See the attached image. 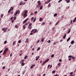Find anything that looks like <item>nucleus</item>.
<instances>
[{"label": "nucleus", "mask_w": 76, "mask_h": 76, "mask_svg": "<svg viewBox=\"0 0 76 76\" xmlns=\"http://www.w3.org/2000/svg\"><path fill=\"white\" fill-rule=\"evenodd\" d=\"M50 42H51V41H50V40H49L48 43H49V44L50 43Z\"/></svg>", "instance_id": "nucleus-51"}, {"label": "nucleus", "mask_w": 76, "mask_h": 76, "mask_svg": "<svg viewBox=\"0 0 76 76\" xmlns=\"http://www.w3.org/2000/svg\"><path fill=\"white\" fill-rule=\"evenodd\" d=\"M20 11H19L18 10L17 11H16V12H15V13L14 14V16H16V15H17V14L18 13H19V12Z\"/></svg>", "instance_id": "nucleus-3"}, {"label": "nucleus", "mask_w": 76, "mask_h": 76, "mask_svg": "<svg viewBox=\"0 0 76 76\" xmlns=\"http://www.w3.org/2000/svg\"><path fill=\"white\" fill-rule=\"evenodd\" d=\"M47 1H48V3H50V0H49Z\"/></svg>", "instance_id": "nucleus-54"}, {"label": "nucleus", "mask_w": 76, "mask_h": 76, "mask_svg": "<svg viewBox=\"0 0 76 76\" xmlns=\"http://www.w3.org/2000/svg\"><path fill=\"white\" fill-rule=\"evenodd\" d=\"M27 57H28V56L26 55L25 56V57L24 58V59H26V58H27Z\"/></svg>", "instance_id": "nucleus-22"}, {"label": "nucleus", "mask_w": 76, "mask_h": 76, "mask_svg": "<svg viewBox=\"0 0 76 76\" xmlns=\"http://www.w3.org/2000/svg\"><path fill=\"white\" fill-rule=\"evenodd\" d=\"M56 73V71L54 70L52 71L53 73Z\"/></svg>", "instance_id": "nucleus-27"}, {"label": "nucleus", "mask_w": 76, "mask_h": 76, "mask_svg": "<svg viewBox=\"0 0 76 76\" xmlns=\"http://www.w3.org/2000/svg\"><path fill=\"white\" fill-rule=\"evenodd\" d=\"M43 8V6L42 5H41L40 8H39V10H42V8Z\"/></svg>", "instance_id": "nucleus-9"}, {"label": "nucleus", "mask_w": 76, "mask_h": 76, "mask_svg": "<svg viewBox=\"0 0 76 76\" xmlns=\"http://www.w3.org/2000/svg\"><path fill=\"white\" fill-rule=\"evenodd\" d=\"M39 40H38L37 42V43H39Z\"/></svg>", "instance_id": "nucleus-59"}, {"label": "nucleus", "mask_w": 76, "mask_h": 76, "mask_svg": "<svg viewBox=\"0 0 76 76\" xmlns=\"http://www.w3.org/2000/svg\"><path fill=\"white\" fill-rule=\"evenodd\" d=\"M38 13V12L37 11H36L34 12V14L35 15H36V14H37V13Z\"/></svg>", "instance_id": "nucleus-24"}, {"label": "nucleus", "mask_w": 76, "mask_h": 76, "mask_svg": "<svg viewBox=\"0 0 76 76\" xmlns=\"http://www.w3.org/2000/svg\"><path fill=\"white\" fill-rule=\"evenodd\" d=\"M24 61V60H21L20 61V62H23V61Z\"/></svg>", "instance_id": "nucleus-46"}, {"label": "nucleus", "mask_w": 76, "mask_h": 76, "mask_svg": "<svg viewBox=\"0 0 76 76\" xmlns=\"http://www.w3.org/2000/svg\"><path fill=\"white\" fill-rule=\"evenodd\" d=\"M2 69H5V66H4L2 67Z\"/></svg>", "instance_id": "nucleus-45"}, {"label": "nucleus", "mask_w": 76, "mask_h": 76, "mask_svg": "<svg viewBox=\"0 0 76 76\" xmlns=\"http://www.w3.org/2000/svg\"><path fill=\"white\" fill-rule=\"evenodd\" d=\"M40 50V47H39L37 49V51H38L39 50Z\"/></svg>", "instance_id": "nucleus-37"}, {"label": "nucleus", "mask_w": 76, "mask_h": 76, "mask_svg": "<svg viewBox=\"0 0 76 76\" xmlns=\"http://www.w3.org/2000/svg\"><path fill=\"white\" fill-rule=\"evenodd\" d=\"M32 25V23H30L28 26V28H29V27L31 26Z\"/></svg>", "instance_id": "nucleus-14"}, {"label": "nucleus", "mask_w": 76, "mask_h": 76, "mask_svg": "<svg viewBox=\"0 0 76 76\" xmlns=\"http://www.w3.org/2000/svg\"><path fill=\"white\" fill-rule=\"evenodd\" d=\"M23 27L24 29H25V25H23Z\"/></svg>", "instance_id": "nucleus-33"}, {"label": "nucleus", "mask_w": 76, "mask_h": 76, "mask_svg": "<svg viewBox=\"0 0 76 76\" xmlns=\"http://www.w3.org/2000/svg\"><path fill=\"white\" fill-rule=\"evenodd\" d=\"M25 72H26V70H24L23 71V73H22L23 75L24 74V73H25Z\"/></svg>", "instance_id": "nucleus-13"}, {"label": "nucleus", "mask_w": 76, "mask_h": 76, "mask_svg": "<svg viewBox=\"0 0 76 76\" xmlns=\"http://www.w3.org/2000/svg\"><path fill=\"white\" fill-rule=\"evenodd\" d=\"M3 16V14H2L1 15V18H2Z\"/></svg>", "instance_id": "nucleus-34"}, {"label": "nucleus", "mask_w": 76, "mask_h": 76, "mask_svg": "<svg viewBox=\"0 0 76 76\" xmlns=\"http://www.w3.org/2000/svg\"><path fill=\"white\" fill-rule=\"evenodd\" d=\"M15 27L16 28H18V26H17V25H15Z\"/></svg>", "instance_id": "nucleus-30"}, {"label": "nucleus", "mask_w": 76, "mask_h": 76, "mask_svg": "<svg viewBox=\"0 0 76 76\" xmlns=\"http://www.w3.org/2000/svg\"><path fill=\"white\" fill-rule=\"evenodd\" d=\"M29 27V28L30 29H32V27L31 26V27Z\"/></svg>", "instance_id": "nucleus-44"}, {"label": "nucleus", "mask_w": 76, "mask_h": 76, "mask_svg": "<svg viewBox=\"0 0 76 76\" xmlns=\"http://www.w3.org/2000/svg\"><path fill=\"white\" fill-rule=\"evenodd\" d=\"M34 19V17H32L31 18V20H33V19Z\"/></svg>", "instance_id": "nucleus-60"}, {"label": "nucleus", "mask_w": 76, "mask_h": 76, "mask_svg": "<svg viewBox=\"0 0 76 76\" xmlns=\"http://www.w3.org/2000/svg\"><path fill=\"white\" fill-rule=\"evenodd\" d=\"M50 65L49 64L48 66V68H49V67H50Z\"/></svg>", "instance_id": "nucleus-52"}, {"label": "nucleus", "mask_w": 76, "mask_h": 76, "mask_svg": "<svg viewBox=\"0 0 76 76\" xmlns=\"http://www.w3.org/2000/svg\"><path fill=\"white\" fill-rule=\"evenodd\" d=\"M68 58H72V56H71V55H70V56H68Z\"/></svg>", "instance_id": "nucleus-25"}, {"label": "nucleus", "mask_w": 76, "mask_h": 76, "mask_svg": "<svg viewBox=\"0 0 76 76\" xmlns=\"http://www.w3.org/2000/svg\"><path fill=\"white\" fill-rule=\"evenodd\" d=\"M14 20H16V17H14Z\"/></svg>", "instance_id": "nucleus-32"}, {"label": "nucleus", "mask_w": 76, "mask_h": 76, "mask_svg": "<svg viewBox=\"0 0 76 76\" xmlns=\"http://www.w3.org/2000/svg\"><path fill=\"white\" fill-rule=\"evenodd\" d=\"M36 18H35L34 19V20L33 21V22H35V20H36Z\"/></svg>", "instance_id": "nucleus-21"}, {"label": "nucleus", "mask_w": 76, "mask_h": 76, "mask_svg": "<svg viewBox=\"0 0 76 76\" xmlns=\"http://www.w3.org/2000/svg\"><path fill=\"white\" fill-rule=\"evenodd\" d=\"M48 6L49 7H51V4L49 3L48 5Z\"/></svg>", "instance_id": "nucleus-23"}, {"label": "nucleus", "mask_w": 76, "mask_h": 76, "mask_svg": "<svg viewBox=\"0 0 76 76\" xmlns=\"http://www.w3.org/2000/svg\"><path fill=\"white\" fill-rule=\"evenodd\" d=\"M5 31H7V28H5Z\"/></svg>", "instance_id": "nucleus-56"}, {"label": "nucleus", "mask_w": 76, "mask_h": 76, "mask_svg": "<svg viewBox=\"0 0 76 76\" xmlns=\"http://www.w3.org/2000/svg\"><path fill=\"white\" fill-rule=\"evenodd\" d=\"M71 30V29H69V31H68V33H67V34H69V33H70V32Z\"/></svg>", "instance_id": "nucleus-15"}, {"label": "nucleus", "mask_w": 76, "mask_h": 76, "mask_svg": "<svg viewBox=\"0 0 76 76\" xmlns=\"http://www.w3.org/2000/svg\"><path fill=\"white\" fill-rule=\"evenodd\" d=\"M16 41H14L13 42V45H15V43H16Z\"/></svg>", "instance_id": "nucleus-16"}, {"label": "nucleus", "mask_w": 76, "mask_h": 76, "mask_svg": "<svg viewBox=\"0 0 76 76\" xmlns=\"http://www.w3.org/2000/svg\"><path fill=\"white\" fill-rule=\"evenodd\" d=\"M29 41V39L27 38L26 39V41L25 42V43H26V42H28V41Z\"/></svg>", "instance_id": "nucleus-5"}, {"label": "nucleus", "mask_w": 76, "mask_h": 76, "mask_svg": "<svg viewBox=\"0 0 76 76\" xmlns=\"http://www.w3.org/2000/svg\"><path fill=\"white\" fill-rule=\"evenodd\" d=\"M43 38H44L42 37V39H41L42 42H43V41H44Z\"/></svg>", "instance_id": "nucleus-31"}, {"label": "nucleus", "mask_w": 76, "mask_h": 76, "mask_svg": "<svg viewBox=\"0 0 76 76\" xmlns=\"http://www.w3.org/2000/svg\"><path fill=\"white\" fill-rule=\"evenodd\" d=\"M24 12H25L24 14H27V13H28V11L27 10H26L24 11Z\"/></svg>", "instance_id": "nucleus-10"}, {"label": "nucleus", "mask_w": 76, "mask_h": 76, "mask_svg": "<svg viewBox=\"0 0 76 76\" xmlns=\"http://www.w3.org/2000/svg\"><path fill=\"white\" fill-rule=\"evenodd\" d=\"M54 55L53 54L51 56V57H54Z\"/></svg>", "instance_id": "nucleus-40"}, {"label": "nucleus", "mask_w": 76, "mask_h": 76, "mask_svg": "<svg viewBox=\"0 0 76 76\" xmlns=\"http://www.w3.org/2000/svg\"><path fill=\"white\" fill-rule=\"evenodd\" d=\"M45 23V22H43L42 23V25H44V24Z\"/></svg>", "instance_id": "nucleus-36"}, {"label": "nucleus", "mask_w": 76, "mask_h": 76, "mask_svg": "<svg viewBox=\"0 0 76 76\" xmlns=\"http://www.w3.org/2000/svg\"><path fill=\"white\" fill-rule=\"evenodd\" d=\"M28 16L27 14H24L23 15V17H24V18H25V17H26V16Z\"/></svg>", "instance_id": "nucleus-8"}, {"label": "nucleus", "mask_w": 76, "mask_h": 76, "mask_svg": "<svg viewBox=\"0 0 76 76\" xmlns=\"http://www.w3.org/2000/svg\"><path fill=\"white\" fill-rule=\"evenodd\" d=\"M70 39V37H69L67 40V41H69Z\"/></svg>", "instance_id": "nucleus-20"}, {"label": "nucleus", "mask_w": 76, "mask_h": 76, "mask_svg": "<svg viewBox=\"0 0 76 76\" xmlns=\"http://www.w3.org/2000/svg\"><path fill=\"white\" fill-rule=\"evenodd\" d=\"M26 20H25L24 21H23V23H26Z\"/></svg>", "instance_id": "nucleus-19"}, {"label": "nucleus", "mask_w": 76, "mask_h": 76, "mask_svg": "<svg viewBox=\"0 0 76 76\" xmlns=\"http://www.w3.org/2000/svg\"><path fill=\"white\" fill-rule=\"evenodd\" d=\"M37 31V29H33L31 31V32H33V33H35V32H36Z\"/></svg>", "instance_id": "nucleus-2"}, {"label": "nucleus", "mask_w": 76, "mask_h": 76, "mask_svg": "<svg viewBox=\"0 0 76 76\" xmlns=\"http://www.w3.org/2000/svg\"><path fill=\"white\" fill-rule=\"evenodd\" d=\"M4 43L5 44H6V43H7V41H5L4 42Z\"/></svg>", "instance_id": "nucleus-43"}, {"label": "nucleus", "mask_w": 76, "mask_h": 76, "mask_svg": "<svg viewBox=\"0 0 76 76\" xmlns=\"http://www.w3.org/2000/svg\"><path fill=\"white\" fill-rule=\"evenodd\" d=\"M2 52H3V50H1V51H0V53H2Z\"/></svg>", "instance_id": "nucleus-61"}, {"label": "nucleus", "mask_w": 76, "mask_h": 76, "mask_svg": "<svg viewBox=\"0 0 76 76\" xmlns=\"http://www.w3.org/2000/svg\"><path fill=\"white\" fill-rule=\"evenodd\" d=\"M63 0H60L59 1H58V3H60L61 1H62Z\"/></svg>", "instance_id": "nucleus-39"}, {"label": "nucleus", "mask_w": 76, "mask_h": 76, "mask_svg": "<svg viewBox=\"0 0 76 76\" xmlns=\"http://www.w3.org/2000/svg\"><path fill=\"white\" fill-rule=\"evenodd\" d=\"M4 30H5V28H2V31H4Z\"/></svg>", "instance_id": "nucleus-49"}, {"label": "nucleus", "mask_w": 76, "mask_h": 76, "mask_svg": "<svg viewBox=\"0 0 76 76\" xmlns=\"http://www.w3.org/2000/svg\"><path fill=\"white\" fill-rule=\"evenodd\" d=\"M30 34H31V35H33V33H30Z\"/></svg>", "instance_id": "nucleus-64"}, {"label": "nucleus", "mask_w": 76, "mask_h": 76, "mask_svg": "<svg viewBox=\"0 0 76 76\" xmlns=\"http://www.w3.org/2000/svg\"><path fill=\"white\" fill-rule=\"evenodd\" d=\"M74 43H75V42L73 40L71 42V44H73Z\"/></svg>", "instance_id": "nucleus-11"}, {"label": "nucleus", "mask_w": 76, "mask_h": 76, "mask_svg": "<svg viewBox=\"0 0 76 76\" xmlns=\"http://www.w3.org/2000/svg\"><path fill=\"white\" fill-rule=\"evenodd\" d=\"M62 61V60L61 59H59V61Z\"/></svg>", "instance_id": "nucleus-53"}, {"label": "nucleus", "mask_w": 76, "mask_h": 76, "mask_svg": "<svg viewBox=\"0 0 76 76\" xmlns=\"http://www.w3.org/2000/svg\"><path fill=\"white\" fill-rule=\"evenodd\" d=\"M14 21H15V20H12V23H13V22H14Z\"/></svg>", "instance_id": "nucleus-48"}, {"label": "nucleus", "mask_w": 76, "mask_h": 76, "mask_svg": "<svg viewBox=\"0 0 76 76\" xmlns=\"http://www.w3.org/2000/svg\"><path fill=\"white\" fill-rule=\"evenodd\" d=\"M38 5H37V7L38 8H39V7H40V6L41 5V1H38L37 2Z\"/></svg>", "instance_id": "nucleus-1"}, {"label": "nucleus", "mask_w": 76, "mask_h": 76, "mask_svg": "<svg viewBox=\"0 0 76 76\" xmlns=\"http://www.w3.org/2000/svg\"><path fill=\"white\" fill-rule=\"evenodd\" d=\"M21 42V40H20L18 41V43H20Z\"/></svg>", "instance_id": "nucleus-38"}, {"label": "nucleus", "mask_w": 76, "mask_h": 76, "mask_svg": "<svg viewBox=\"0 0 76 76\" xmlns=\"http://www.w3.org/2000/svg\"><path fill=\"white\" fill-rule=\"evenodd\" d=\"M28 19H29V18H27L26 20H26V21H27V20H28Z\"/></svg>", "instance_id": "nucleus-55"}, {"label": "nucleus", "mask_w": 76, "mask_h": 76, "mask_svg": "<svg viewBox=\"0 0 76 76\" xmlns=\"http://www.w3.org/2000/svg\"><path fill=\"white\" fill-rule=\"evenodd\" d=\"M6 52H5V51H4L3 53V55H4V56L5 55V54H6Z\"/></svg>", "instance_id": "nucleus-17"}, {"label": "nucleus", "mask_w": 76, "mask_h": 76, "mask_svg": "<svg viewBox=\"0 0 76 76\" xmlns=\"http://www.w3.org/2000/svg\"><path fill=\"white\" fill-rule=\"evenodd\" d=\"M22 4H23V3L22 2L20 3L19 4L20 6H21V5H22Z\"/></svg>", "instance_id": "nucleus-35"}, {"label": "nucleus", "mask_w": 76, "mask_h": 76, "mask_svg": "<svg viewBox=\"0 0 76 76\" xmlns=\"http://www.w3.org/2000/svg\"><path fill=\"white\" fill-rule=\"evenodd\" d=\"M71 59H72V58H69V59L68 60H69L70 61V60H71Z\"/></svg>", "instance_id": "nucleus-58"}, {"label": "nucleus", "mask_w": 76, "mask_h": 76, "mask_svg": "<svg viewBox=\"0 0 76 76\" xmlns=\"http://www.w3.org/2000/svg\"><path fill=\"white\" fill-rule=\"evenodd\" d=\"M69 2H70V0H68V1H66V2L67 3H69Z\"/></svg>", "instance_id": "nucleus-29"}, {"label": "nucleus", "mask_w": 76, "mask_h": 76, "mask_svg": "<svg viewBox=\"0 0 76 76\" xmlns=\"http://www.w3.org/2000/svg\"><path fill=\"white\" fill-rule=\"evenodd\" d=\"M49 61V59H47L46 61V62H47V61Z\"/></svg>", "instance_id": "nucleus-47"}, {"label": "nucleus", "mask_w": 76, "mask_h": 76, "mask_svg": "<svg viewBox=\"0 0 76 76\" xmlns=\"http://www.w3.org/2000/svg\"><path fill=\"white\" fill-rule=\"evenodd\" d=\"M10 11H11V9H10L8 11V12L9 13H10Z\"/></svg>", "instance_id": "nucleus-28"}, {"label": "nucleus", "mask_w": 76, "mask_h": 76, "mask_svg": "<svg viewBox=\"0 0 76 76\" xmlns=\"http://www.w3.org/2000/svg\"><path fill=\"white\" fill-rule=\"evenodd\" d=\"M38 60V58H37L36 59V61H37Z\"/></svg>", "instance_id": "nucleus-57"}, {"label": "nucleus", "mask_w": 76, "mask_h": 76, "mask_svg": "<svg viewBox=\"0 0 76 76\" xmlns=\"http://www.w3.org/2000/svg\"><path fill=\"white\" fill-rule=\"evenodd\" d=\"M73 72H70V73H69V75H72V74H73Z\"/></svg>", "instance_id": "nucleus-42"}, {"label": "nucleus", "mask_w": 76, "mask_h": 76, "mask_svg": "<svg viewBox=\"0 0 76 76\" xmlns=\"http://www.w3.org/2000/svg\"><path fill=\"white\" fill-rule=\"evenodd\" d=\"M21 65L22 66H24L25 65V63H24L23 62H22V63L21 64Z\"/></svg>", "instance_id": "nucleus-18"}, {"label": "nucleus", "mask_w": 76, "mask_h": 76, "mask_svg": "<svg viewBox=\"0 0 76 76\" xmlns=\"http://www.w3.org/2000/svg\"><path fill=\"white\" fill-rule=\"evenodd\" d=\"M51 67H52V65H50V68H51Z\"/></svg>", "instance_id": "nucleus-63"}, {"label": "nucleus", "mask_w": 76, "mask_h": 76, "mask_svg": "<svg viewBox=\"0 0 76 76\" xmlns=\"http://www.w3.org/2000/svg\"><path fill=\"white\" fill-rule=\"evenodd\" d=\"M43 20V19H42V18H41V17L39 18V20H40V22H41V21H42Z\"/></svg>", "instance_id": "nucleus-6"}, {"label": "nucleus", "mask_w": 76, "mask_h": 76, "mask_svg": "<svg viewBox=\"0 0 76 76\" xmlns=\"http://www.w3.org/2000/svg\"><path fill=\"white\" fill-rule=\"evenodd\" d=\"M66 34H65V35L63 37V38L64 39H65V38H66Z\"/></svg>", "instance_id": "nucleus-12"}, {"label": "nucleus", "mask_w": 76, "mask_h": 76, "mask_svg": "<svg viewBox=\"0 0 76 76\" xmlns=\"http://www.w3.org/2000/svg\"><path fill=\"white\" fill-rule=\"evenodd\" d=\"M57 14H55L54 15V17H55V16H57Z\"/></svg>", "instance_id": "nucleus-26"}, {"label": "nucleus", "mask_w": 76, "mask_h": 76, "mask_svg": "<svg viewBox=\"0 0 76 76\" xmlns=\"http://www.w3.org/2000/svg\"><path fill=\"white\" fill-rule=\"evenodd\" d=\"M10 19L11 20H13V17H11Z\"/></svg>", "instance_id": "nucleus-41"}, {"label": "nucleus", "mask_w": 76, "mask_h": 76, "mask_svg": "<svg viewBox=\"0 0 76 76\" xmlns=\"http://www.w3.org/2000/svg\"><path fill=\"white\" fill-rule=\"evenodd\" d=\"M45 4H48V1H47V2H45Z\"/></svg>", "instance_id": "nucleus-50"}, {"label": "nucleus", "mask_w": 76, "mask_h": 76, "mask_svg": "<svg viewBox=\"0 0 76 76\" xmlns=\"http://www.w3.org/2000/svg\"><path fill=\"white\" fill-rule=\"evenodd\" d=\"M30 15H33V14L32 13H31Z\"/></svg>", "instance_id": "nucleus-62"}, {"label": "nucleus", "mask_w": 76, "mask_h": 76, "mask_svg": "<svg viewBox=\"0 0 76 76\" xmlns=\"http://www.w3.org/2000/svg\"><path fill=\"white\" fill-rule=\"evenodd\" d=\"M8 51V48H6L4 50V51H5V52H7Z\"/></svg>", "instance_id": "nucleus-7"}, {"label": "nucleus", "mask_w": 76, "mask_h": 76, "mask_svg": "<svg viewBox=\"0 0 76 76\" xmlns=\"http://www.w3.org/2000/svg\"><path fill=\"white\" fill-rule=\"evenodd\" d=\"M35 66V64H34V65H32L30 67L31 69H32Z\"/></svg>", "instance_id": "nucleus-4"}]
</instances>
